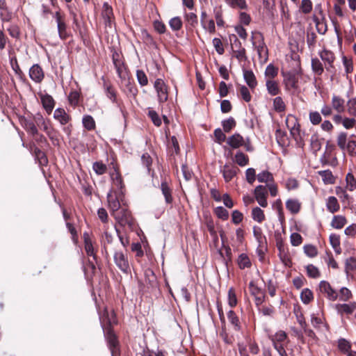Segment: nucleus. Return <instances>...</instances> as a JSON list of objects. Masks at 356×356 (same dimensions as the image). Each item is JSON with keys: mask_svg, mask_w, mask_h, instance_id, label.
I'll list each match as a JSON object with an SVG mask.
<instances>
[{"mask_svg": "<svg viewBox=\"0 0 356 356\" xmlns=\"http://www.w3.org/2000/svg\"><path fill=\"white\" fill-rule=\"evenodd\" d=\"M312 70L318 75H321L323 72V67L321 62L318 58L312 59Z\"/></svg>", "mask_w": 356, "mask_h": 356, "instance_id": "nucleus-43", "label": "nucleus"}, {"mask_svg": "<svg viewBox=\"0 0 356 356\" xmlns=\"http://www.w3.org/2000/svg\"><path fill=\"white\" fill-rule=\"evenodd\" d=\"M22 127L26 130L28 134L34 136L38 134V129L35 124L34 120L26 118H22L20 120Z\"/></svg>", "mask_w": 356, "mask_h": 356, "instance_id": "nucleus-9", "label": "nucleus"}, {"mask_svg": "<svg viewBox=\"0 0 356 356\" xmlns=\"http://www.w3.org/2000/svg\"><path fill=\"white\" fill-rule=\"evenodd\" d=\"M309 120L314 125L318 124L321 120V114L317 111H312L309 113Z\"/></svg>", "mask_w": 356, "mask_h": 356, "instance_id": "nucleus-63", "label": "nucleus"}, {"mask_svg": "<svg viewBox=\"0 0 356 356\" xmlns=\"http://www.w3.org/2000/svg\"><path fill=\"white\" fill-rule=\"evenodd\" d=\"M102 16L104 20L105 25L106 26H111L112 19L113 18V13L111 6H110L107 3H104L103 5Z\"/></svg>", "mask_w": 356, "mask_h": 356, "instance_id": "nucleus-15", "label": "nucleus"}, {"mask_svg": "<svg viewBox=\"0 0 356 356\" xmlns=\"http://www.w3.org/2000/svg\"><path fill=\"white\" fill-rule=\"evenodd\" d=\"M286 123L290 131L291 136L299 146H302L303 143L300 136V124L297 122V120L292 116H288L286 120Z\"/></svg>", "mask_w": 356, "mask_h": 356, "instance_id": "nucleus-3", "label": "nucleus"}, {"mask_svg": "<svg viewBox=\"0 0 356 356\" xmlns=\"http://www.w3.org/2000/svg\"><path fill=\"white\" fill-rule=\"evenodd\" d=\"M251 40L252 42L253 47L258 45V44L264 43V38L260 32H252Z\"/></svg>", "mask_w": 356, "mask_h": 356, "instance_id": "nucleus-52", "label": "nucleus"}, {"mask_svg": "<svg viewBox=\"0 0 356 356\" xmlns=\"http://www.w3.org/2000/svg\"><path fill=\"white\" fill-rule=\"evenodd\" d=\"M278 73V70L273 65H268L265 70V76L268 77V79H273L275 78Z\"/></svg>", "mask_w": 356, "mask_h": 356, "instance_id": "nucleus-49", "label": "nucleus"}, {"mask_svg": "<svg viewBox=\"0 0 356 356\" xmlns=\"http://www.w3.org/2000/svg\"><path fill=\"white\" fill-rule=\"evenodd\" d=\"M319 56L321 58L327 63L328 66H325L327 70H330V67H332V63L335 59L334 54L328 50H323L320 52Z\"/></svg>", "mask_w": 356, "mask_h": 356, "instance_id": "nucleus-21", "label": "nucleus"}, {"mask_svg": "<svg viewBox=\"0 0 356 356\" xmlns=\"http://www.w3.org/2000/svg\"><path fill=\"white\" fill-rule=\"evenodd\" d=\"M54 118L58 120L62 125H65L70 120V117L69 115L65 112V111L63 108H56L54 111Z\"/></svg>", "mask_w": 356, "mask_h": 356, "instance_id": "nucleus-19", "label": "nucleus"}, {"mask_svg": "<svg viewBox=\"0 0 356 356\" xmlns=\"http://www.w3.org/2000/svg\"><path fill=\"white\" fill-rule=\"evenodd\" d=\"M313 293L309 289H305L302 290L300 294V298L303 303L308 304L313 299Z\"/></svg>", "mask_w": 356, "mask_h": 356, "instance_id": "nucleus-45", "label": "nucleus"}, {"mask_svg": "<svg viewBox=\"0 0 356 356\" xmlns=\"http://www.w3.org/2000/svg\"><path fill=\"white\" fill-rule=\"evenodd\" d=\"M40 98L44 108L48 114H50L55 106L54 99L50 95L48 94L42 95Z\"/></svg>", "mask_w": 356, "mask_h": 356, "instance_id": "nucleus-17", "label": "nucleus"}, {"mask_svg": "<svg viewBox=\"0 0 356 356\" xmlns=\"http://www.w3.org/2000/svg\"><path fill=\"white\" fill-rule=\"evenodd\" d=\"M222 125L224 131L228 133L236 126V121L232 117H230L227 120H223Z\"/></svg>", "mask_w": 356, "mask_h": 356, "instance_id": "nucleus-44", "label": "nucleus"}, {"mask_svg": "<svg viewBox=\"0 0 356 356\" xmlns=\"http://www.w3.org/2000/svg\"><path fill=\"white\" fill-rule=\"evenodd\" d=\"M300 203L297 200L289 199L286 202V209L293 214L300 211Z\"/></svg>", "mask_w": 356, "mask_h": 356, "instance_id": "nucleus-27", "label": "nucleus"}, {"mask_svg": "<svg viewBox=\"0 0 356 356\" xmlns=\"http://www.w3.org/2000/svg\"><path fill=\"white\" fill-rule=\"evenodd\" d=\"M114 261L123 273H128L130 271L128 259L122 252H116L114 254Z\"/></svg>", "mask_w": 356, "mask_h": 356, "instance_id": "nucleus-7", "label": "nucleus"}, {"mask_svg": "<svg viewBox=\"0 0 356 356\" xmlns=\"http://www.w3.org/2000/svg\"><path fill=\"white\" fill-rule=\"evenodd\" d=\"M237 170L238 169L236 166L225 164L221 170L225 181L226 182L231 181L236 176Z\"/></svg>", "mask_w": 356, "mask_h": 356, "instance_id": "nucleus-14", "label": "nucleus"}, {"mask_svg": "<svg viewBox=\"0 0 356 356\" xmlns=\"http://www.w3.org/2000/svg\"><path fill=\"white\" fill-rule=\"evenodd\" d=\"M313 3L311 0H302L300 10L303 14H309L312 10Z\"/></svg>", "mask_w": 356, "mask_h": 356, "instance_id": "nucleus-42", "label": "nucleus"}, {"mask_svg": "<svg viewBox=\"0 0 356 356\" xmlns=\"http://www.w3.org/2000/svg\"><path fill=\"white\" fill-rule=\"evenodd\" d=\"M29 76L35 83H40L44 74L42 67L38 64H35L29 70Z\"/></svg>", "mask_w": 356, "mask_h": 356, "instance_id": "nucleus-11", "label": "nucleus"}, {"mask_svg": "<svg viewBox=\"0 0 356 356\" xmlns=\"http://www.w3.org/2000/svg\"><path fill=\"white\" fill-rule=\"evenodd\" d=\"M342 60L346 74L348 75L353 71V60L351 58H348L346 56H343Z\"/></svg>", "mask_w": 356, "mask_h": 356, "instance_id": "nucleus-56", "label": "nucleus"}, {"mask_svg": "<svg viewBox=\"0 0 356 356\" xmlns=\"http://www.w3.org/2000/svg\"><path fill=\"white\" fill-rule=\"evenodd\" d=\"M227 318L231 324L234 325V329L239 330L241 328L240 321L235 312L232 310H229L227 313Z\"/></svg>", "mask_w": 356, "mask_h": 356, "instance_id": "nucleus-35", "label": "nucleus"}, {"mask_svg": "<svg viewBox=\"0 0 356 356\" xmlns=\"http://www.w3.org/2000/svg\"><path fill=\"white\" fill-rule=\"evenodd\" d=\"M85 250L88 256H92L94 260L97 259V257L94 253V248L88 233L83 234Z\"/></svg>", "mask_w": 356, "mask_h": 356, "instance_id": "nucleus-23", "label": "nucleus"}, {"mask_svg": "<svg viewBox=\"0 0 356 356\" xmlns=\"http://www.w3.org/2000/svg\"><path fill=\"white\" fill-rule=\"evenodd\" d=\"M215 213L219 218L223 220H227L229 218L228 211L222 207H216L215 209Z\"/></svg>", "mask_w": 356, "mask_h": 356, "instance_id": "nucleus-57", "label": "nucleus"}, {"mask_svg": "<svg viewBox=\"0 0 356 356\" xmlns=\"http://www.w3.org/2000/svg\"><path fill=\"white\" fill-rule=\"evenodd\" d=\"M318 174L321 175L323 182L326 184H334L335 179L332 173V172L329 170L319 171Z\"/></svg>", "mask_w": 356, "mask_h": 356, "instance_id": "nucleus-32", "label": "nucleus"}, {"mask_svg": "<svg viewBox=\"0 0 356 356\" xmlns=\"http://www.w3.org/2000/svg\"><path fill=\"white\" fill-rule=\"evenodd\" d=\"M307 274L309 277L317 278L320 276V272L316 266L312 264L307 266Z\"/></svg>", "mask_w": 356, "mask_h": 356, "instance_id": "nucleus-54", "label": "nucleus"}, {"mask_svg": "<svg viewBox=\"0 0 356 356\" xmlns=\"http://www.w3.org/2000/svg\"><path fill=\"white\" fill-rule=\"evenodd\" d=\"M252 218L254 220L261 223L265 220L264 211L259 207H254L252 211Z\"/></svg>", "mask_w": 356, "mask_h": 356, "instance_id": "nucleus-34", "label": "nucleus"}, {"mask_svg": "<svg viewBox=\"0 0 356 356\" xmlns=\"http://www.w3.org/2000/svg\"><path fill=\"white\" fill-rule=\"evenodd\" d=\"M136 77H137V80H138L139 84L141 86H145L147 85V83H148L147 76L143 70H138L136 71Z\"/></svg>", "mask_w": 356, "mask_h": 356, "instance_id": "nucleus-55", "label": "nucleus"}, {"mask_svg": "<svg viewBox=\"0 0 356 356\" xmlns=\"http://www.w3.org/2000/svg\"><path fill=\"white\" fill-rule=\"evenodd\" d=\"M228 304L231 307H234L237 304L236 296L233 288L228 291Z\"/></svg>", "mask_w": 356, "mask_h": 356, "instance_id": "nucleus-61", "label": "nucleus"}, {"mask_svg": "<svg viewBox=\"0 0 356 356\" xmlns=\"http://www.w3.org/2000/svg\"><path fill=\"white\" fill-rule=\"evenodd\" d=\"M332 106L337 113H341L344 111V100L336 95L332 98Z\"/></svg>", "mask_w": 356, "mask_h": 356, "instance_id": "nucleus-24", "label": "nucleus"}, {"mask_svg": "<svg viewBox=\"0 0 356 356\" xmlns=\"http://www.w3.org/2000/svg\"><path fill=\"white\" fill-rule=\"evenodd\" d=\"M338 310L341 312H343L346 314H351L356 309V305L355 303L353 304H342L338 305L337 306Z\"/></svg>", "mask_w": 356, "mask_h": 356, "instance_id": "nucleus-46", "label": "nucleus"}, {"mask_svg": "<svg viewBox=\"0 0 356 356\" xmlns=\"http://www.w3.org/2000/svg\"><path fill=\"white\" fill-rule=\"evenodd\" d=\"M330 243L337 254H340L341 252L340 247V237L339 235L332 234L330 236Z\"/></svg>", "mask_w": 356, "mask_h": 356, "instance_id": "nucleus-30", "label": "nucleus"}, {"mask_svg": "<svg viewBox=\"0 0 356 356\" xmlns=\"http://www.w3.org/2000/svg\"><path fill=\"white\" fill-rule=\"evenodd\" d=\"M321 292L325 293L330 300H335L338 297V293L334 290L330 284L326 281H321L319 284Z\"/></svg>", "mask_w": 356, "mask_h": 356, "instance_id": "nucleus-10", "label": "nucleus"}, {"mask_svg": "<svg viewBox=\"0 0 356 356\" xmlns=\"http://www.w3.org/2000/svg\"><path fill=\"white\" fill-rule=\"evenodd\" d=\"M141 161L143 165H144L147 168V171L149 172L151 170L150 167L152 163V159L149 156V154L148 153L143 154V155L141 156Z\"/></svg>", "mask_w": 356, "mask_h": 356, "instance_id": "nucleus-62", "label": "nucleus"}, {"mask_svg": "<svg viewBox=\"0 0 356 356\" xmlns=\"http://www.w3.org/2000/svg\"><path fill=\"white\" fill-rule=\"evenodd\" d=\"M347 134L341 132L337 137V145L342 149L344 150L347 145Z\"/></svg>", "mask_w": 356, "mask_h": 356, "instance_id": "nucleus-59", "label": "nucleus"}, {"mask_svg": "<svg viewBox=\"0 0 356 356\" xmlns=\"http://www.w3.org/2000/svg\"><path fill=\"white\" fill-rule=\"evenodd\" d=\"M227 144L234 149L243 146L244 138L239 134H234L227 139Z\"/></svg>", "mask_w": 356, "mask_h": 356, "instance_id": "nucleus-18", "label": "nucleus"}, {"mask_svg": "<svg viewBox=\"0 0 356 356\" xmlns=\"http://www.w3.org/2000/svg\"><path fill=\"white\" fill-rule=\"evenodd\" d=\"M283 83L286 90H296L298 89V77L295 72H283Z\"/></svg>", "mask_w": 356, "mask_h": 356, "instance_id": "nucleus-4", "label": "nucleus"}, {"mask_svg": "<svg viewBox=\"0 0 356 356\" xmlns=\"http://www.w3.org/2000/svg\"><path fill=\"white\" fill-rule=\"evenodd\" d=\"M99 320L111 355L112 356H115L118 353V341L111 327V325L115 320L113 311L109 312L107 308L105 307L103 314L99 316Z\"/></svg>", "mask_w": 356, "mask_h": 356, "instance_id": "nucleus-1", "label": "nucleus"}, {"mask_svg": "<svg viewBox=\"0 0 356 356\" xmlns=\"http://www.w3.org/2000/svg\"><path fill=\"white\" fill-rule=\"evenodd\" d=\"M272 343H287V334L284 331L280 330L270 337Z\"/></svg>", "mask_w": 356, "mask_h": 356, "instance_id": "nucleus-29", "label": "nucleus"}, {"mask_svg": "<svg viewBox=\"0 0 356 356\" xmlns=\"http://www.w3.org/2000/svg\"><path fill=\"white\" fill-rule=\"evenodd\" d=\"M338 348L342 353L347 354L350 351L351 343L345 339H339L338 341Z\"/></svg>", "mask_w": 356, "mask_h": 356, "instance_id": "nucleus-38", "label": "nucleus"}, {"mask_svg": "<svg viewBox=\"0 0 356 356\" xmlns=\"http://www.w3.org/2000/svg\"><path fill=\"white\" fill-rule=\"evenodd\" d=\"M225 1L233 8L245 9L247 8L245 0H225Z\"/></svg>", "mask_w": 356, "mask_h": 356, "instance_id": "nucleus-36", "label": "nucleus"}, {"mask_svg": "<svg viewBox=\"0 0 356 356\" xmlns=\"http://www.w3.org/2000/svg\"><path fill=\"white\" fill-rule=\"evenodd\" d=\"M277 142L280 146H284L286 143V134L281 129H277L275 133Z\"/></svg>", "mask_w": 356, "mask_h": 356, "instance_id": "nucleus-51", "label": "nucleus"}, {"mask_svg": "<svg viewBox=\"0 0 356 356\" xmlns=\"http://www.w3.org/2000/svg\"><path fill=\"white\" fill-rule=\"evenodd\" d=\"M235 161L238 165L245 166L248 163L249 158L242 152H238L235 155Z\"/></svg>", "mask_w": 356, "mask_h": 356, "instance_id": "nucleus-37", "label": "nucleus"}, {"mask_svg": "<svg viewBox=\"0 0 356 356\" xmlns=\"http://www.w3.org/2000/svg\"><path fill=\"white\" fill-rule=\"evenodd\" d=\"M304 252L309 257H314L317 255L318 251L316 248L312 245H305L303 247Z\"/></svg>", "mask_w": 356, "mask_h": 356, "instance_id": "nucleus-60", "label": "nucleus"}, {"mask_svg": "<svg viewBox=\"0 0 356 356\" xmlns=\"http://www.w3.org/2000/svg\"><path fill=\"white\" fill-rule=\"evenodd\" d=\"M169 25L173 31H179L182 27V21L179 17H175L169 21Z\"/></svg>", "mask_w": 356, "mask_h": 356, "instance_id": "nucleus-47", "label": "nucleus"}, {"mask_svg": "<svg viewBox=\"0 0 356 356\" xmlns=\"http://www.w3.org/2000/svg\"><path fill=\"white\" fill-rule=\"evenodd\" d=\"M148 116L156 127L161 126L162 122L158 113L154 110H149L148 112Z\"/></svg>", "mask_w": 356, "mask_h": 356, "instance_id": "nucleus-58", "label": "nucleus"}, {"mask_svg": "<svg viewBox=\"0 0 356 356\" xmlns=\"http://www.w3.org/2000/svg\"><path fill=\"white\" fill-rule=\"evenodd\" d=\"M114 172L111 174V179L114 185H115L120 189H122L124 187L122 179L118 168L115 166L113 167Z\"/></svg>", "mask_w": 356, "mask_h": 356, "instance_id": "nucleus-26", "label": "nucleus"}, {"mask_svg": "<svg viewBox=\"0 0 356 356\" xmlns=\"http://www.w3.org/2000/svg\"><path fill=\"white\" fill-rule=\"evenodd\" d=\"M113 216L120 226L128 227L131 229H134L135 225L134 219L131 211L127 208H122L115 212Z\"/></svg>", "mask_w": 356, "mask_h": 356, "instance_id": "nucleus-2", "label": "nucleus"}, {"mask_svg": "<svg viewBox=\"0 0 356 356\" xmlns=\"http://www.w3.org/2000/svg\"><path fill=\"white\" fill-rule=\"evenodd\" d=\"M243 78L250 88L253 89L257 86V81L255 75L252 70H244Z\"/></svg>", "mask_w": 356, "mask_h": 356, "instance_id": "nucleus-22", "label": "nucleus"}, {"mask_svg": "<svg viewBox=\"0 0 356 356\" xmlns=\"http://www.w3.org/2000/svg\"><path fill=\"white\" fill-rule=\"evenodd\" d=\"M79 93L77 91H72L68 96L70 104L74 106H77L79 104Z\"/></svg>", "mask_w": 356, "mask_h": 356, "instance_id": "nucleus-64", "label": "nucleus"}, {"mask_svg": "<svg viewBox=\"0 0 356 356\" xmlns=\"http://www.w3.org/2000/svg\"><path fill=\"white\" fill-rule=\"evenodd\" d=\"M82 122L83 127L88 131L93 130L95 128V122L90 115H85Z\"/></svg>", "mask_w": 356, "mask_h": 356, "instance_id": "nucleus-39", "label": "nucleus"}, {"mask_svg": "<svg viewBox=\"0 0 356 356\" xmlns=\"http://www.w3.org/2000/svg\"><path fill=\"white\" fill-rule=\"evenodd\" d=\"M257 179L259 182L267 183L273 179V175L268 171H263L257 175Z\"/></svg>", "mask_w": 356, "mask_h": 356, "instance_id": "nucleus-50", "label": "nucleus"}, {"mask_svg": "<svg viewBox=\"0 0 356 356\" xmlns=\"http://www.w3.org/2000/svg\"><path fill=\"white\" fill-rule=\"evenodd\" d=\"M346 189L350 191L356 190V177L351 172H348L346 177Z\"/></svg>", "mask_w": 356, "mask_h": 356, "instance_id": "nucleus-33", "label": "nucleus"}, {"mask_svg": "<svg viewBox=\"0 0 356 356\" xmlns=\"http://www.w3.org/2000/svg\"><path fill=\"white\" fill-rule=\"evenodd\" d=\"M326 206L327 210L332 213L338 211L340 208L337 199L334 196L327 198Z\"/></svg>", "mask_w": 356, "mask_h": 356, "instance_id": "nucleus-25", "label": "nucleus"}, {"mask_svg": "<svg viewBox=\"0 0 356 356\" xmlns=\"http://www.w3.org/2000/svg\"><path fill=\"white\" fill-rule=\"evenodd\" d=\"M57 23V29L59 37L62 40H65L68 38L69 35L67 32V26L65 22L63 17L61 16L59 12H56L54 15Z\"/></svg>", "mask_w": 356, "mask_h": 356, "instance_id": "nucleus-8", "label": "nucleus"}, {"mask_svg": "<svg viewBox=\"0 0 356 356\" xmlns=\"http://www.w3.org/2000/svg\"><path fill=\"white\" fill-rule=\"evenodd\" d=\"M92 169L98 175H102L106 173L107 166L102 161H96L92 165Z\"/></svg>", "mask_w": 356, "mask_h": 356, "instance_id": "nucleus-41", "label": "nucleus"}, {"mask_svg": "<svg viewBox=\"0 0 356 356\" xmlns=\"http://www.w3.org/2000/svg\"><path fill=\"white\" fill-rule=\"evenodd\" d=\"M266 86L268 94L272 96H275L280 93L279 83L273 79H267Z\"/></svg>", "mask_w": 356, "mask_h": 356, "instance_id": "nucleus-20", "label": "nucleus"}, {"mask_svg": "<svg viewBox=\"0 0 356 356\" xmlns=\"http://www.w3.org/2000/svg\"><path fill=\"white\" fill-rule=\"evenodd\" d=\"M107 200L108 208L111 212L112 216L115 212L119 211L122 208L120 206V200L118 198V197L113 195L111 193H108Z\"/></svg>", "mask_w": 356, "mask_h": 356, "instance_id": "nucleus-16", "label": "nucleus"}, {"mask_svg": "<svg viewBox=\"0 0 356 356\" xmlns=\"http://www.w3.org/2000/svg\"><path fill=\"white\" fill-rule=\"evenodd\" d=\"M185 19L192 27H195L198 24L197 16L193 13H186Z\"/></svg>", "mask_w": 356, "mask_h": 356, "instance_id": "nucleus-53", "label": "nucleus"}, {"mask_svg": "<svg viewBox=\"0 0 356 356\" xmlns=\"http://www.w3.org/2000/svg\"><path fill=\"white\" fill-rule=\"evenodd\" d=\"M160 103L165 102L168 99V86L162 79H157L154 84Z\"/></svg>", "mask_w": 356, "mask_h": 356, "instance_id": "nucleus-5", "label": "nucleus"}, {"mask_svg": "<svg viewBox=\"0 0 356 356\" xmlns=\"http://www.w3.org/2000/svg\"><path fill=\"white\" fill-rule=\"evenodd\" d=\"M254 197L258 202V204L265 208L268 206L267 202V196H268V190L266 186L259 185L257 186L254 191Z\"/></svg>", "mask_w": 356, "mask_h": 356, "instance_id": "nucleus-6", "label": "nucleus"}, {"mask_svg": "<svg viewBox=\"0 0 356 356\" xmlns=\"http://www.w3.org/2000/svg\"><path fill=\"white\" fill-rule=\"evenodd\" d=\"M273 107L277 112H282L285 110L286 106L281 97H277L274 99Z\"/></svg>", "mask_w": 356, "mask_h": 356, "instance_id": "nucleus-48", "label": "nucleus"}, {"mask_svg": "<svg viewBox=\"0 0 356 356\" xmlns=\"http://www.w3.org/2000/svg\"><path fill=\"white\" fill-rule=\"evenodd\" d=\"M238 264L241 269L249 268L251 266L250 260L245 254H241L239 255Z\"/></svg>", "mask_w": 356, "mask_h": 356, "instance_id": "nucleus-40", "label": "nucleus"}, {"mask_svg": "<svg viewBox=\"0 0 356 356\" xmlns=\"http://www.w3.org/2000/svg\"><path fill=\"white\" fill-rule=\"evenodd\" d=\"M102 81L104 82L103 87L106 97L113 103L118 104L117 92L115 89L110 83L107 82L104 77H102Z\"/></svg>", "mask_w": 356, "mask_h": 356, "instance_id": "nucleus-12", "label": "nucleus"}, {"mask_svg": "<svg viewBox=\"0 0 356 356\" xmlns=\"http://www.w3.org/2000/svg\"><path fill=\"white\" fill-rule=\"evenodd\" d=\"M160 189L164 196L165 203L167 204H172L173 202L172 190L165 180L161 181Z\"/></svg>", "mask_w": 356, "mask_h": 356, "instance_id": "nucleus-13", "label": "nucleus"}, {"mask_svg": "<svg viewBox=\"0 0 356 356\" xmlns=\"http://www.w3.org/2000/svg\"><path fill=\"white\" fill-rule=\"evenodd\" d=\"M347 220L346 218L343 216L338 215L334 216L331 222V226L335 229H341L346 224Z\"/></svg>", "mask_w": 356, "mask_h": 356, "instance_id": "nucleus-28", "label": "nucleus"}, {"mask_svg": "<svg viewBox=\"0 0 356 356\" xmlns=\"http://www.w3.org/2000/svg\"><path fill=\"white\" fill-rule=\"evenodd\" d=\"M33 152L35 159L38 160L40 165H45L47 163V158L45 154L40 148L34 146Z\"/></svg>", "mask_w": 356, "mask_h": 356, "instance_id": "nucleus-31", "label": "nucleus"}]
</instances>
